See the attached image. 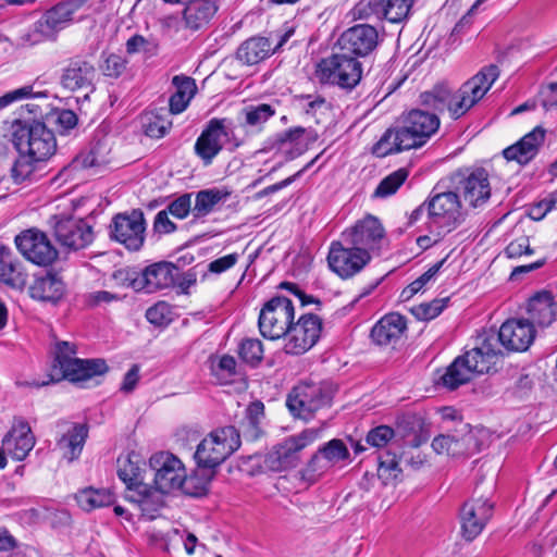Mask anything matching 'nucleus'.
<instances>
[{
  "mask_svg": "<svg viewBox=\"0 0 557 557\" xmlns=\"http://www.w3.org/2000/svg\"><path fill=\"white\" fill-rule=\"evenodd\" d=\"M401 468L399 467L397 455L386 450L379 456L377 475L383 484L387 485L399 479Z\"/></svg>",
  "mask_w": 557,
  "mask_h": 557,
  "instance_id": "obj_42",
  "label": "nucleus"
},
{
  "mask_svg": "<svg viewBox=\"0 0 557 557\" xmlns=\"http://www.w3.org/2000/svg\"><path fill=\"white\" fill-rule=\"evenodd\" d=\"M448 298L434 299L431 302H423L411 309L412 314L423 321L436 318L446 307Z\"/></svg>",
  "mask_w": 557,
  "mask_h": 557,
  "instance_id": "obj_53",
  "label": "nucleus"
},
{
  "mask_svg": "<svg viewBox=\"0 0 557 557\" xmlns=\"http://www.w3.org/2000/svg\"><path fill=\"white\" fill-rule=\"evenodd\" d=\"M322 430L323 428L305 429L273 446L265 459L268 467L277 472L295 468L299 462L300 451L317 441Z\"/></svg>",
  "mask_w": 557,
  "mask_h": 557,
  "instance_id": "obj_11",
  "label": "nucleus"
},
{
  "mask_svg": "<svg viewBox=\"0 0 557 557\" xmlns=\"http://www.w3.org/2000/svg\"><path fill=\"white\" fill-rule=\"evenodd\" d=\"M493 516V504L483 496L466 502L460 509L461 533L467 541H473Z\"/></svg>",
  "mask_w": 557,
  "mask_h": 557,
  "instance_id": "obj_23",
  "label": "nucleus"
},
{
  "mask_svg": "<svg viewBox=\"0 0 557 557\" xmlns=\"http://www.w3.org/2000/svg\"><path fill=\"white\" fill-rule=\"evenodd\" d=\"M228 195V191H223L218 188H209L198 191L193 207L194 218L201 219L207 216L213 211L214 207L224 201Z\"/></svg>",
  "mask_w": 557,
  "mask_h": 557,
  "instance_id": "obj_38",
  "label": "nucleus"
},
{
  "mask_svg": "<svg viewBox=\"0 0 557 557\" xmlns=\"http://www.w3.org/2000/svg\"><path fill=\"white\" fill-rule=\"evenodd\" d=\"M27 278L20 259L9 247L0 244V282L14 289H23Z\"/></svg>",
  "mask_w": 557,
  "mask_h": 557,
  "instance_id": "obj_32",
  "label": "nucleus"
},
{
  "mask_svg": "<svg viewBox=\"0 0 557 557\" xmlns=\"http://www.w3.org/2000/svg\"><path fill=\"white\" fill-rule=\"evenodd\" d=\"M499 360L495 349V339L483 341L480 346L457 357L441 376L442 384L454 391L468 383L474 374L488 373Z\"/></svg>",
  "mask_w": 557,
  "mask_h": 557,
  "instance_id": "obj_3",
  "label": "nucleus"
},
{
  "mask_svg": "<svg viewBox=\"0 0 557 557\" xmlns=\"http://www.w3.org/2000/svg\"><path fill=\"white\" fill-rule=\"evenodd\" d=\"M117 475L129 490L141 485V468L138 456H126L117 459Z\"/></svg>",
  "mask_w": 557,
  "mask_h": 557,
  "instance_id": "obj_41",
  "label": "nucleus"
},
{
  "mask_svg": "<svg viewBox=\"0 0 557 557\" xmlns=\"http://www.w3.org/2000/svg\"><path fill=\"white\" fill-rule=\"evenodd\" d=\"M408 174V170L405 168H400L394 171L380 182L374 191V196L385 198L395 194L398 188L406 182Z\"/></svg>",
  "mask_w": 557,
  "mask_h": 557,
  "instance_id": "obj_45",
  "label": "nucleus"
},
{
  "mask_svg": "<svg viewBox=\"0 0 557 557\" xmlns=\"http://www.w3.org/2000/svg\"><path fill=\"white\" fill-rule=\"evenodd\" d=\"M242 113L245 116V124L251 127H259L275 114V109L268 103L247 106Z\"/></svg>",
  "mask_w": 557,
  "mask_h": 557,
  "instance_id": "obj_46",
  "label": "nucleus"
},
{
  "mask_svg": "<svg viewBox=\"0 0 557 557\" xmlns=\"http://www.w3.org/2000/svg\"><path fill=\"white\" fill-rule=\"evenodd\" d=\"M273 53L269 38L255 36L245 40L236 51V59L246 65H253Z\"/></svg>",
  "mask_w": 557,
  "mask_h": 557,
  "instance_id": "obj_34",
  "label": "nucleus"
},
{
  "mask_svg": "<svg viewBox=\"0 0 557 557\" xmlns=\"http://www.w3.org/2000/svg\"><path fill=\"white\" fill-rule=\"evenodd\" d=\"M149 465L154 471L156 487L163 494L181 490L187 495L202 496L208 492V482H202L196 491L191 490L196 478H188L182 461L170 453L160 451L152 455Z\"/></svg>",
  "mask_w": 557,
  "mask_h": 557,
  "instance_id": "obj_4",
  "label": "nucleus"
},
{
  "mask_svg": "<svg viewBox=\"0 0 557 557\" xmlns=\"http://www.w3.org/2000/svg\"><path fill=\"white\" fill-rule=\"evenodd\" d=\"M544 138L545 129L541 126H536L518 143L506 148L503 154L508 161H517L519 164H527L537 154L539 148L544 143Z\"/></svg>",
  "mask_w": 557,
  "mask_h": 557,
  "instance_id": "obj_30",
  "label": "nucleus"
},
{
  "mask_svg": "<svg viewBox=\"0 0 557 557\" xmlns=\"http://www.w3.org/2000/svg\"><path fill=\"white\" fill-rule=\"evenodd\" d=\"M239 358L250 367H257L263 358V344L257 338H245L238 346Z\"/></svg>",
  "mask_w": 557,
  "mask_h": 557,
  "instance_id": "obj_44",
  "label": "nucleus"
},
{
  "mask_svg": "<svg viewBox=\"0 0 557 557\" xmlns=\"http://www.w3.org/2000/svg\"><path fill=\"white\" fill-rule=\"evenodd\" d=\"M125 46H126V52L128 54H135V53L141 52V51H144L148 54H153L154 49H156V46L152 42H150L149 40H147L141 35L132 36L126 41Z\"/></svg>",
  "mask_w": 557,
  "mask_h": 557,
  "instance_id": "obj_60",
  "label": "nucleus"
},
{
  "mask_svg": "<svg viewBox=\"0 0 557 557\" xmlns=\"http://www.w3.org/2000/svg\"><path fill=\"white\" fill-rule=\"evenodd\" d=\"M298 101L305 113L311 116L324 114L331 109V103L321 95H301Z\"/></svg>",
  "mask_w": 557,
  "mask_h": 557,
  "instance_id": "obj_50",
  "label": "nucleus"
},
{
  "mask_svg": "<svg viewBox=\"0 0 557 557\" xmlns=\"http://www.w3.org/2000/svg\"><path fill=\"white\" fill-rule=\"evenodd\" d=\"M539 98L545 110L557 108V83L543 86L540 90Z\"/></svg>",
  "mask_w": 557,
  "mask_h": 557,
  "instance_id": "obj_63",
  "label": "nucleus"
},
{
  "mask_svg": "<svg viewBox=\"0 0 557 557\" xmlns=\"http://www.w3.org/2000/svg\"><path fill=\"white\" fill-rule=\"evenodd\" d=\"M111 148L106 139L97 140L91 144L87 153L81 154L75 162L82 168H101L110 162Z\"/></svg>",
  "mask_w": 557,
  "mask_h": 557,
  "instance_id": "obj_40",
  "label": "nucleus"
},
{
  "mask_svg": "<svg viewBox=\"0 0 557 557\" xmlns=\"http://www.w3.org/2000/svg\"><path fill=\"white\" fill-rule=\"evenodd\" d=\"M96 75V67L91 62L83 58H73L62 70L60 83L63 88L71 91H94Z\"/></svg>",
  "mask_w": 557,
  "mask_h": 557,
  "instance_id": "obj_25",
  "label": "nucleus"
},
{
  "mask_svg": "<svg viewBox=\"0 0 557 557\" xmlns=\"http://www.w3.org/2000/svg\"><path fill=\"white\" fill-rule=\"evenodd\" d=\"M12 141L18 153H29L42 162L57 150L53 132L39 121L18 124L13 132Z\"/></svg>",
  "mask_w": 557,
  "mask_h": 557,
  "instance_id": "obj_8",
  "label": "nucleus"
},
{
  "mask_svg": "<svg viewBox=\"0 0 557 557\" xmlns=\"http://www.w3.org/2000/svg\"><path fill=\"white\" fill-rule=\"evenodd\" d=\"M332 398L327 383L301 382L288 394L286 406L294 417L308 421L315 411L330 406Z\"/></svg>",
  "mask_w": 557,
  "mask_h": 557,
  "instance_id": "obj_10",
  "label": "nucleus"
},
{
  "mask_svg": "<svg viewBox=\"0 0 557 557\" xmlns=\"http://www.w3.org/2000/svg\"><path fill=\"white\" fill-rule=\"evenodd\" d=\"M341 236L345 239V244L362 249L372 259L381 249L385 230L377 218L369 214L345 228Z\"/></svg>",
  "mask_w": 557,
  "mask_h": 557,
  "instance_id": "obj_15",
  "label": "nucleus"
},
{
  "mask_svg": "<svg viewBox=\"0 0 557 557\" xmlns=\"http://www.w3.org/2000/svg\"><path fill=\"white\" fill-rule=\"evenodd\" d=\"M440 119L435 113L411 110L399 127L388 128L374 145L373 153L386 157L403 150L419 148L438 129Z\"/></svg>",
  "mask_w": 557,
  "mask_h": 557,
  "instance_id": "obj_2",
  "label": "nucleus"
},
{
  "mask_svg": "<svg viewBox=\"0 0 557 557\" xmlns=\"http://www.w3.org/2000/svg\"><path fill=\"white\" fill-rule=\"evenodd\" d=\"M456 189L461 193L463 200L472 208H481L491 197L488 173L483 168L472 171L458 172L454 176Z\"/></svg>",
  "mask_w": 557,
  "mask_h": 557,
  "instance_id": "obj_18",
  "label": "nucleus"
},
{
  "mask_svg": "<svg viewBox=\"0 0 557 557\" xmlns=\"http://www.w3.org/2000/svg\"><path fill=\"white\" fill-rule=\"evenodd\" d=\"M87 436L86 425L74 424L58 440L57 447L62 451L64 458L73 461L81 455Z\"/></svg>",
  "mask_w": 557,
  "mask_h": 557,
  "instance_id": "obj_35",
  "label": "nucleus"
},
{
  "mask_svg": "<svg viewBox=\"0 0 557 557\" xmlns=\"http://www.w3.org/2000/svg\"><path fill=\"white\" fill-rule=\"evenodd\" d=\"M146 318L153 325H168L173 320L172 307L165 301H159L146 311Z\"/></svg>",
  "mask_w": 557,
  "mask_h": 557,
  "instance_id": "obj_52",
  "label": "nucleus"
},
{
  "mask_svg": "<svg viewBox=\"0 0 557 557\" xmlns=\"http://www.w3.org/2000/svg\"><path fill=\"white\" fill-rule=\"evenodd\" d=\"M379 44V32L369 24H357L347 28L337 40V47L341 51L356 57L358 60L371 55Z\"/></svg>",
  "mask_w": 557,
  "mask_h": 557,
  "instance_id": "obj_17",
  "label": "nucleus"
},
{
  "mask_svg": "<svg viewBox=\"0 0 557 557\" xmlns=\"http://www.w3.org/2000/svg\"><path fill=\"white\" fill-rule=\"evenodd\" d=\"M362 72L360 60L338 49L318 63L317 76L323 84L351 90L360 83Z\"/></svg>",
  "mask_w": 557,
  "mask_h": 557,
  "instance_id": "obj_6",
  "label": "nucleus"
},
{
  "mask_svg": "<svg viewBox=\"0 0 557 557\" xmlns=\"http://www.w3.org/2000/svg\"><path fill=\"white\" fill-rule=\"evenodd\" d=\"M240 446V435L233 426L212 431L197 446L195 460L199 468L214 469Z\"/></svg>",
  "mask_w": 557,
  "mask_h": 557,
  "instance_id": "obj_7",
  "label": "nucleus"
},
{
  "mask_svg": "<svg viewBox=\"0 0 557 557\" xmlns=\"http://www.w3.org/2000/svg\"><path fill=\"white\" fill-rule=\"evenodd\" d=\"M35 445V437L27 422L18 421L3 437L1 448L13 459L24 460Z\"/></svg>",
  "mask_w": 557,
  "mask_h": 557,
  "instance_id": "obj_28",
  "label": "nucleus"
},
{
  "mask_svg": "<svg viewBox=\"0 0 557 557\" xmlns=\"http://www.w3.org/2000/svg\"><path fill=\"white\" fill-rule=\"evenodd\" d=\"M191 197V193L181 195L169 203L166 210L176 219L183 220L187 218L189 213H193Z\"/></svg>",
  "mask_w": 557,
  "mask_h": 557,
  "instance_id": "obj_54",
  "label": "nucleus"
},
{
  "mask_svg": "<svg viewBox=\"0 0 557 557\" xmlns=\"http://www.w3.org/2000/svg\"><path fill=\"white\" fill-rule=\"evenodd\" d=\"M169 211L161 210L157 213L153 221V230L159 234H170L176 230V224L169 218Z\"/></svg>",
  "mask_w": 557,
  "mask_h": 557,
  "instance_id": "obj_64",
  "label": "nucleus"
},
{
  "mask_svg": "<svg viewBox=\"0 0 557 557\" xmlns=\"http://www.w3.org/2000/svg\"><path fill=\"white\" fill-rule=\"evenodd\" d=\"M505 253L508 258H519L522 255H531L533 250L530 247V240L527 236H521L508 244L505 248Z\"/></svg>",
  "mask_w": 557,
  "mask_h": 557,
  "instance_id": "obj_61",
  "label": "nucleus"
},
{
  "mask_svg": "<svg viewBox=\"0 0 557 557\" xmlns=\"http://www.w3.org/2000/svg\"><path fill=\"white\" fill-rule=\"evenodd\" d=\"M127 63V60L120 54L102 52L99 69L103 76L116 79L126 71Z\"/></svg>",
  "mask_w": 557,
  "mask_h": 557,
  "instance_id": "obj_43",
  "label": "nucleus"
},
{
  "mask_svg": "<svg viewBox=\"0 0 557 557\" xmlns=\"http://www.w3.org/2000/svg\"><path fill=\"white\" fill-rule=\"evenodd\" d=\"M110 238L122 244L128 250H139L145 242L146 221L140 210L119 213L110 223Z\"/></svg>",
  "mask_w": 557,
  "mask_h": 557,
  "instance_id": "obj_16",
  "label": "nucleus"
},
{
  "mask_svg": "<svg viewBox=\"0 0 557 557\" xmlns=\"http://www.w3.org/2000/svg\"><path fill=\"white\" fill-rule=\"evenodd\" d=\"M181 270L172 262H158L147 267L136 278L133 280V287L146 293H154L160 289L169 288L175 284L183 285L180 282Z\"/></svg>",
  "mask_w": 557,
  "mask_h": 557,
  "instance_id": "obj_21",
  "label": "nucleus"
},
{
  "mask_svg": "<svg viewBox=\"0 0 557 557\" xmlns=\"http://www.w3.org/2000/svg\"><path fill=\"white\" fill-rule=\"evenodd\" d=\"M432 448L436 454L456 456L462 453L463 446L460 438L448 434H441L434 437Z\"/></svg>",
  "mask_w": 557,
  "mask_h": 557,
  "instance_id": "obj_51",
  "label": "nucleus"
},
{
  "mask_svg": "<svg viewBox=\"0 0 557 557\" xmlns=\"http://www.w3.org/2000/svg\"><path fill=\"white\" fill-rule=\"evenodd\" d=\"M66 288L62 278L54 273L35 277L29 286V296L40 302L57 305L65 295Z\"/></svg>",
  "mask_w": 557,
  "mask_h": 557,
  "instance_id": "obj_31",
  "label": "nucleus"
},
{
  "mask_svg": "<svg viewBox=\"0 0 557 557\" xmlns=\"http://www.w3.org/2000/svg\"><path fill=\"white\" fill-rule=\"evenodd\" d=\"M53 231L60 245L73 250L83 249L94 240L91 225L74 216L60 218L55 221Z\"/></svg>",
  "mask_w": 557,
  "mask_h": 557,
  "instance_id": "obj_24",
  "label": "nucleus"
},
{
  "mask_svg": "<svg viewBox=\"0 0 557 557\" xmlns=\"http://www.w3.org/2000/svg\"><path fill=\"white\" fill-rule=\"evenodd\" d=\"M382 4L384 2H357L351 13L354 18L371 20L375 17L380 21Z\"/></svg>",
  "mask_w": 557,
  "mask_h": 557,
  "instance_id": "obj_57",
  "label": "nucleus"
},
{
  "mask_svg": "<svg viewBox=\"0 0 557 557\" xmlns=\"http://www.w3.org/2000/svg\"><path fill=\"white\" fill-rule=\"evenodd\" d=\"M295 309L290 299L275 296L260 311L258 325L263 337L278 339L286 334L294 321Z\"/></svg>",
  "mask_w": 557,
  "mask_h": 557,
  "instance_id": "obj_12",
  "label": "nucleus"
},
{
  "mask_svg": "<svg viewBox=\"0 0 557 557\" xmlns=\"http://www.w3.org/2000/svg\"><path fill=\"white\" fill-rule=\"evenodd\" d=\"M14 242L18 251L37 265H49L58 257L57 249L42 232L26 230L18 234Z\"/></svg>",
  "mask_w": 557,
  "mask_h": 557,
  "instance_id": "obj_20",
  "label": "nucleus"
},
{
  "mask_svg": "<svg viewBox=\"0 0 557 557\" xmlns=\"http://www.w3.org/2000/svg\"><path fill=\"white\" fill-rule=\"evenodd\" d=\"M499 73L497 65H486L465 82L455 94H451L446 85L441 84L434 86L432 90L422 92L420 101L424 107L435 111L442 112L447 109L450 117L457 120L486 95Z\"/></svg>",
  "mask_w": 557,
  "mask_h": 557,
  "instance_id": "obj_1",
  "label": "nucleus"
},
{
  "mask_svg": "<svg viewBox=\"0 0 557 557\" xmlns=\"http://www.w3.org/2000/svg\"><path fill=\"white\" fill-rule=\"evenodd\" d=\"M412 2H384L382 4L380 21L401 23L408 18Z\"/></svg>",
  "mask_w": 557,
  "mask_h": 557,
  "instance_id": "obj_48",
  "label": "nucleus"
},
{
  "mask_svg": "<svg viewBox=\"0 0 557 557\" xmlns=\"http://www.w3.org/2000/svg\"><path fill=\"white\" fill-rule=\"evenodd\" d=\"M318 159V157H315L313 160H311L309 163H307L301 170H299L297 173H295L294 175L278 182V183H275L273 185H270L263 189H261L260 191H258L256 194V198L257 199H261L265 196H269L271 194H274L287 186H289L292 183H294L298 177H300L307 170H309L312 164L315 162V160Z\"/></svg>",
  "mask_w": 557,
  "mask_h": 557,
  "instance_id": "obj_58",
  "label": "nucleus"
},
{
  "mask_svg": "<svg viewBox=\"0 0 557 557\" xmlns=\"http://www.w3.org/2000/svg\"><path fill=\"white\" fill-rule=\"evenodd\" d=\"M445 262H446V258H444L441 261L433 264L426 272H424L417 280H414L412 283H410L401 292V297L405 300H408L413 295L419 293L431 280L434 278V276L438 273V271L442 269V267L444 265Z\"/></svg>",
  "mask_w": 557,
  "mask_h": 557,
  "instance_id": "obj_49",
  "label": "nucleus"
},
{
  "mask_svg": "<svg viewBox=\"0 0 557 557\" xmlns=\"http://www.w3.org/2000/svg\"><path fill=\"white\" fill-rule=\"evenodd\" d=\"M79 507L85 511L111 506L115 502L114 494L106 488H85L76 495Z\"/></svg>",
  "mask_w": 557,
  "mask_h": 557,
  "instance_id": "obj_39",
  "label": "nucleus"
},
{
  "mask_svg": "<svg viewBox=\"0 0 557 557\" xmlns=\"http://www.w3.org/2000/svg\"><path fill=\"white\" fill-rule=\"evenodd\" d=\"M172 83L176 91L169 100L170 112L172 114H180L185 111L189 101L195 96L197 86L194 78L185 75L174 76Z\"/></svg>",
  "mask_w": 557,
  "mask_h": 557,
  "instance_id": "obj_36",
  "label": "nucleus"
},
{
  "mask_svg": "<svg viewBox=\"0 0 557 557\" xmlns=\"http://www.w3.org/2000/svg\"><path fill=\"white\" fill-rule=\"evenodd\" d=\"M394 435L395 432L391 426L379 425L368 433L366 442L373 447L381 448L386 446Z\"/></svg>",
  "mask_w": 557,
  "mask_h": 557,
  "instance_id": "obj_55",
  "label": "nucleus"
},
{
  "mask_svg": "<svg viewBox=\"0 0 557 557\" xmlns=\"http://www.w3.org/2000/svg\"><path fill=\"white\" fill-rule=\"evenodd\" d=\"M426 212L432 223L450 231L462 221L461 202L454 191L438 193L426 201Z\"/></svg>",
  "mask_w": 557,
  "mask_h": 557,
  "instance_id": "obj_19",
  "label": "nucleus"
},
{
  "mask_svg": "<svg viewBox=\"0 0 557 557\" xmlns=\"http://www.w3.org/2000/svg\"><path fill=\"white\" fill-rule=\"evenodd\" d=\"M77 122V115L72 110L62 109L55 112L54 123L62 134L75 128Z\"/></svg>",
  "mask_w": 557,
  "mask_h": 557,
  "instance_id": "obj_62",
  "label": "nucleus"
},
{
  "mask_svg": "<svg viewBox=\"0 0 557 557\" xmlns=\"http://www.w3.org/2000/svg\"><path fill=\"white\" fill-rule=\"evenodd\" d=\"M407 331L404 315L392 312L382 317L372 327L370 337L380 347L395 348Z\"/></svg>",
  "mask_w": 557,
  "mask_h": 557,
  "instance_id": "obj_27",
  "label": "nucleus"
},
{
  "mask_svg": "<svg viewBox=\"0 0 557 557\" xmlns=\"http://www.w3.org/2000/svg\"><path fill=\"white\" fill-rule=\"evenodd\" d=\"M76 347L70 342H58L55 344V357L50 382H59L66 379L74 383L85 382L96 375H102L108 371L107 362L103 359H79L75 358Z\"/></svg>",
  "mask_w": 557,
  "mask_h": 557,
  "instance_id": "obj_5",
  "label": "nucleus"
},
{
  "mask_svg": "<svg viewBox=\"0 0 557 557\" xmlns=\"http://www.w3.org/2000/svg\"><path fill=\"white\" fill-rule=\"evenodd\" d=\"M83 2H57L47 10L22 36V42L35 46L48 40H54L58 32L73 20L74 13Z\"/></svg>",
  "mask_w": 557,
  "mask_h": 557,
  "instance_id": "obj_9",
  "label": "nucleus"
},
{
  "mask_svg": "<svg viewBox=\"0 0 557 557\" xmlns=\"http://www.w3.org/2000/svg\"><path fill=\"white\" fill-rule=\"evenodd\" d=\"M39 162L41 161L33 158L29 153H20L11 170L13 181L20 184L30 180Z\"/></svg>",
  "mask_w": 557,
  "mask_h": 557,
  "instance_id": "obj_47",
  "label": "nucleus"
},
{
  "mask_svg": "<svg viewBox=\"0 0 557 557\" xmlns=\"http://www.w3.org/2000/svg\"><path fill=\"white\" fill-rule=\"evenodd\" d=\"M47 91H39L34 94L33 86H23L21 88L11 90L0 97V109L11 104L12 102L29 98V97H42L46 98Z\"/></svg>",
  "mask_w": 557,
  "mask_h": 557,
  "instance_id": "obj_56",
  "label": "nucleus"
},
{
  "mask_svg": "<svg viewBox=\"0 0 557 557\" xmlns=\"http://www.w3.org/2000/svg\"><path fill=\"white\" fill-rule=\"evenodd\" d=\"M534 337L535 330L528 320L511 319L502 324L497 336L493 335L483 341L495 339V349L499 351L500 357L502 351L497 347L498 342L508 350L525 351Z\"/></svg>",
  "mask_w": 557,
  "mask_h": 557,
  "instance_id": "obj_22",
  "label": "nucleus"
},
{
  "mask_svg": "<svg viewBox=\"0 0 557 557\" xmlns=\"http://www.w3.org/2000/svg\"><path fill=\"white\" fill-rule=\"evenodd\" d=\"M218 11L215 2H186L183 16L186 25L191 29H198Z\"/></svg>",
  "mask_w": 557,
  "mask_h": 557,
  "instance_id": "obj_37",
  "label": "nucleus"
},
{
  "mask_svg": "<svg viewBox=\"0 0 557 557\" xmlns=\"http://www.w3.org/2000/svg\"><path fill=\"white\" fill-rule=\"evenodd\" d=\"M372 259L368 252L356 246L345 244V239L333 240L329 248L327 263L331 271L341 278H351L360 273Z\"/></svg>",
  "mask_w": 557,
  "mask_h": 557,
  "instance_id": "obj_13",
  "label": "nucleus"
},
{
  "mask_svg": "<svg viewBox=\"0 0 557 557\" xmlns=\"http://www.w3.org/2000/svg\"><path fill=\"white\" fill-rule=\"evenodd\" d=\"M322 320L313 313L300 315L298 321L292 322L284 334V351L288 355H302L312 348L319 341L322 332Z\"/></svg>",
  "mask_w": 557,
  "mask_h": 557,
  "instance_id": "obj_14",
  "label": "nucleus"
},
{
  "mask_svg": "<svg viewBox=\"0 0 557 557\" xmlns=\"http://www.w3.org/2000/svg\"><path fill=\"white\" fill-rule=\"evenodd\" d=\"M172 123L159 116L149 117L144 124L145 134L151 138L163 137L171 128Z\"/></svg>",
  "mask_w": 557,
  "mask_h": 557,
  "instance_id": "obj_59",
  "label": "nucleus"
},
{
  "mask_svg": "<svg viewBox=\"0 0 557 557\" xmlns=\"http://www.w3.org/2000/svg\"><path fill=\"white\" fill-rule=\"evenodd\" d=\"M554 297L550 292H540L530 298L528 302L529 323L534 327L548 326L553 323L556 315Z\"/></svg>",
  "mask_w": 557,
  "mask_h": 557,
  "instance_id": "obj_33",
  "label": "nucleus"
},
{
  "mask_svg": "<svg viewBox=\"0 0 557 557\" xmlns=\"http://www.w3.org/2000/svg\"><path fill=\"white\" fill-rule=\"evenodd\" d=\"M228 136L224 120L212 119L195 143V153L206 165L219 154L224 146L223 139Z\"/></svg>",
  "mask_w": 557,
  "mask_h": 557,
  "instance_id": "obj_26",
  "label": "nucleus"
},
{
  "mask_svg": "<svg viewBox=\"0 0 557 557\" xmlns=\"http://www.w3.org/2000/svg\"><path fill=\"white\" fill-rule=\"evenodd\" d=\"M349 457V451L342 440L334 438L321 446L311 457L306 472L310 475H320L333 465Z\"/></svg>",
  "mask_w": 557,
  "mask_h": 557,
  "instance_id": "obj_29",
  "label": "nucleus"
}]
</instances>
